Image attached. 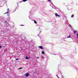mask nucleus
Masks as SVG:
<instances>
[{
  "instance_id": "obj_1",
  "label": "nucleus",
  "mask_w": 78,
  "mask_h": 78,
  "mask_svg": "<svg viewBox=\"0 0 78 78\" xmlns=\"http://www.w3.org/2000/svg\"><path fill=\"white\" fill-rule=\"evenodd\" d=\"M55 16H58V17H60V16L57 13H55Z\"/></svg>"
},
{
  "instance_id": "obj_2",
  "label": "nucleus",
  "mask_w": 78,
  "mask_h": 78,
  "mask_svg": "<svg viewBox=\"0 0 78 78\" xmlns=\"http://www.w3.org/2000/svg\"><path fill=\"white\" fill-rule=\"evenodd\" d=\"M29 73H27L26 74V77H28V76H29Z\"/></svg>"
},
{
  "instance_id": "obj_3",
  "label": "nucleus",
  "mask_w": 78,
  "mask_h": 78,
  "mask_svg": "<svg viewBox=\"0 0 78 78\" xmlns=\"http://www.w3.org/2000/svg\"><path fill=\"white\" fill-rule=\"evenodd\" d=\"M39 48H40L41 49H43V48L41 46H39Z\"/></svg>"
},
{
  "instance_id": "obj_4",
  "label": "nucleus",
  "mask_w": 78,
  "mask_h": 78,
  "mask_svg": "<svg viewBox=\"0 0 78 78\" xmlns=\"http://www.w3.org/2000/svg\"><path fill=\"white\" fill-rule=\"evenodd\" d=\"M9 12V9H7V12H6L5 13V14H6V13H8Z\"/></svg>"
},
{
  "instance_id": "obj_5",
  "label": "nucleus",
  "mask_w": 78,
  "mask_h": 78,
  "mask_svg": "<svg viewBox=\"0 0 78 78\" xmlns=\"http://www.w3.org/2000/svg\"><path fill=\"white\" fill-rule=\"evenodd\" d=\"M26 59H29V58L27 56L26 57Z\"/></svg>"
},
{
  "instance_id": "obj_6",
  "label": "nucleus",
  "mask_w": 78,
  "mask_h": 78,
  "mask_svg": "<svg viewBox=\"0 0 78 78\" xmlns=\"http://www.w3.org/2000/svg\"><path fill=\"white\" fill-rule=\"evenodd\" d=\"M71 37V36L70 35H69L67 37V38H70Z\"/></svg>"
},
{
  "instance_id": "obj_7",
  "label": "nucleus",
  "mask_w": 78,
  "mask_h": 78,
  "mask_svg": "<svg viewBox=\"0 0 78 78\" xmlns=\"http://www.w3.org/2000/svg\"><path fill=\"white\" fill-rule=\"evenodd\" d=\"M42 54L44 55V54H45V52H44V51H43L42 52Z\"/></svg>"
},
{
  "instance_id": "obj_8",
  "label": "nucleus",
  "mask_w": 78,
  "mask_h": 78,
  "mask_svg": "<svg viewBox=\"0 0 78 78\" xmlns=\"http://www.w3.org/2000/svg\"><path fill=\"white\" fill-rule=\"evenodd\" d=\"M76 31H74V34H75V33H76Z\"/></svg>"
},
{
  "instance_id": "obj_9",
  "label": "nucleus",
  "mask_w": 78,
  "mask_h": 78,
  "mask_svg": "<svg viewBox=\"0 0 78 78\" xmlns=\"http://www.w3.org/2000/svg\"><path fill=\"white\" fill-rule=\"evenodd\" d=\"M34 23H37V22H36L35 20H34Z\"/></svg>"
},
{
  "instance_id": "obj_10",
  "label": "nucleus",
  "mask_w": 78,
  "mask_h": 78,
  "mask_svg": "<svg viewBox=\"0 0 78 78\" xmlns=\"http://www.w3.org/2000/svg\"><path fill=\"white\" fill-rule=\"evenodd\" d=\"M26 1H27V0H23V1L24 2H25Z\"/></svg>"
},
{
  "instance_id": "obj_11",
  "label": "nucleus",
  "mask_w": 78,
  "mask_h": 78,
  "mask_svg": "<svg viewBox=\"0 0 78 78\" xmlns=\"http://www.w3.org/2000/svg\"><path fill=\"white\" fill-rule=\"evenodd\" d=\"M74 16V15H72L71 16V17H73Z\"/></svg>"
},
{
  "instance_id": "obj_12",
  "label": "nucleus",
  "mask_w": 78,
  "mask_h": 78,
  "mask_svg": "<svg viewBox=\"0 0 78 78\" xmlns=\"http://www.w3.org/2000/svg\"><path fill=\"white\" fill-rule=\"evenodd\" d=\"M77 37L78 38V34H76Z\"/></svg>"
},
{
  "instance_id": "obj_13",
  "label": "nucleus",
  "mask_w": 78,
  "mask_h": 78,
  "mask_svg": "<svg viewBox=\"0 0 78 78\" xmlns=\"http://www.w3.org/2000/svg\"><path fill=\"white\" fill-rule=\"evenodd\" d=\"M22 69V68H19V69L20 70V69Z\"/></svg>"
},
{
  "instance_id": "obj_14",
  "label": "nucleus",
  "mask_w": 78,
  "mask_h": 78,
  "mask_svg": "<svg viewBox=\"0 0 78 78\" xmlns=\"http://www.w3.org/2000/svg\"><path fill=\"white\" fill-rule=\"evenodd\" d=\"M18 60H19V59H18V58H17L16 60V61H18Z\"/></svg>"
},
{
  "instance_id": "obj_15",
  "label": "nucleus",
  "mask_w": 78,
  "mask_h": 78,
  "mask_svg": "<svg viewBox=\"0 0 78 78\" xmlns=\"http://www.w3.org/2000/svg\"><path fill=\"white\" fill-rule=\"evenodd\" d=\"M2 46L0 45V48H2Z\"/></svg>"
},
{
  "instance_id": "obj_16",
  "label": "nucleus",
  "mask_w": 78,
  "mask_h": 78,
  "mask_svg": "<svg viewBox=\"0 0 78 78\" xmlns=\"http://www.w3.org/2000/svg\"><path fill=\"white\" fill-rule=\"evenodd\" d=\"M41 58H44V57L42 56L41 57Z\"/></svg>"
},
{
  "instance_id": "obj_17",
  "label": "nucleus",
  "mask_w": 78,
  "mask_h": 78,
  "mask_svg": "<svg viewBox=\"0 0 78 78\" xmlns=\"http://www.w3.org/2000/svg\"><path fill=\"white\" fill-rule=\"evenodd\" d=\"M7 22V21H5V23H6V22Z\"/></svg>"
},
{
  "instance_id": "obj_18",
  "label": "nucleus",
  "mask_w": 78,
  "mask_h": 78,
  "mask_svg": "<svg viewBox=\"0 0 78 78\" xmlns=\"http://www.w3.org/2000/svg\"><path fill=\"white\" fill-rule=\"evenodd\" d=\"M2 0H0V2H2Z\"/></svg>"
},
{
  "instance_id": "obj_19",
  "label": "nucleus",
  "mask_w": 78,
  "mask_h": 78,
  "mask_svg": "<svg viewBox=\"0 0 78 78\" xmlns=\"http://www.w3.org/2000/svg\"><path fill=\"white\" fill-rule=\"evenodd\" d=\"M48 1H49V2H50V0H48Z\"/></svg>"
},
{
  "instance_id": "obj_20",
  "label": "nucleus",
  "mask_w": 78,
  "mask_h": 78,
  "mask_svg": "<svg viewBox=\"0 0 78 78\" xmlns=\"http://www.w3.org/2000/svg\"><path fill=\"white\" fill-rule=\"evenodd\" d=\"M21 26H24V25H21Z\"/></svg>"
},
{
  "instance_id": "obj_21",
  "label": "nucleus",
  "mask_w": 78,
  "mask_h": 78,
  "mask_svg": "<svg viewBox=\"0 0 78 78\" xmlns=\"http://www.w3.org/2000/svg\"><path fill=\"white\" fill-rule=\"evenodd\" d=\"M37 58L38 59H39V57H37Z\"/></svg>"
},
{
  "instance_id": "obj_22",
  "label": "nucleus",
  "mask_w": 78,
  "mask_h": 78,
  "mask_svg": "<svg viewBox=\"0 0 78 78\" xmlns=\"http://www.w3.org/2000/svg\"><path fill=\"white\" fill-rule=\"evenodd\" d=\"M57 77H58V78H59L58 76H57Z\"/></svg>"
},
{
  "instance_id": "obj_23",
  "label": "nucleus",
  "mask_w": 78,
  "mask_h": 78,
  "mask_svg": "<svg viewBox=\"0 0 78 78\" xmlns=\"http://www.w3.org/2000/svg\"><path fill=\"white\" fill-rule=\"evenodd\" d=\"M6 50V51H7V50Z\"/></svg>"
},
{
  "instance_id": "obj_24",
  "label": "nucleus",
  "mask_w": 78,
  "mask_h": 78,
  "mask_svg": "<svg viewBox=\"0 0 78 78\" xmlns=\"http://www.w3.org/2000/svg\"><path fill=\"white\" fill-rule=\"evenodd\" d=\"M58 78H59V77H58Z\"/></svg>"
}]
</instances>
